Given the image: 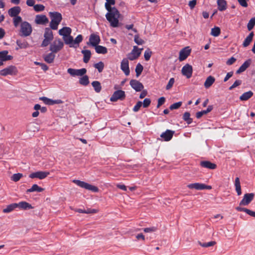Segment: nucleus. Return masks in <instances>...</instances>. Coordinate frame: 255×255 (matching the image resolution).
Returning <instances> with one entry per match:
<instances>
[{
  "instance_id": "1",
  "label": "nucleus",
  "mask_w": 255,
  "mask_h": 255,
  "mask_svg": "<svg viewBox=\"0 0 255 255\" xmlns=\"http://www.w3.org/2000/svg\"><path fill=\"white\" fill-rule=\"evenodd\" d=\"M105 8L108 11L106 14L107 20L110 23L112 27H116L119 25V18L121 14L115 7H112L111 5L115 4V0H106Z\"/></svg>"
},
{
  "instance_id": "2",
  "label": "nucleus",
  "mask_w": 255,
  "mask_h": 255,
  "mask_svg": "<svg viewBox=\"0 0 255 255\" xmlns=\"http://www.w3.org/2000/svg\"><path fill=\"white\" fill-rule=\"evenodd\" d=\"M49 16L51 19L50 27L53 30H56L58 26L62 19V15L58 12H50Z\"/></svg>"
},
{
  "instance_id": "3",
  "label": "nucleus",
  "mask_w": 255,
  "mask_h": 255,
  "mask_svg": "<svg viewBox=\"0 0 255 255\" xmlns=\"http://www.w3.org/2000/svg\"><path fill=\"white\" fill-rule=\"evenodd\" d=\"M32 29L31 25L27 21L21 22L19 35L21 36L26 37L30 35Z\"/></svg>"
},
{
  "instance_id": "4",
  "label": "nucleus",
  "mask_w": 255,
  "mask_h": 255,
  "mask_svg": "<svg viewBox=\"0 0 255 255\" xmlns=\"http://www.w3.org/2000/svg\"><path fill=\"white\" fill-rule=\"evenodd\" d=\"M73 182L78 186L82 188H84L86 189L92 191L94 192H97L99 191V189L97 187L91 185L84 181L75 179L73 181Z\"/></svg>"
},
{
  "instance_id": "5",
  "label": "nucleus",
  "mask_w": 255,
  "mask_h": 255,
  "mask_svg": "<svg viewBox=\"0 0 255 255\" xmlns=\"http://www.w3.org/2000/svg\"><path fill=\"white\" fill-rule=\"evenodd\" d=\"M64 44L63 42L60 39H56L50 46V50L52 53H57L62 49Z\"/></svg>"
},
{
  "instance_id": "6",
  "label": "nucleus",
  "mask_w": 255,
  "mask_h": 255,
  "mask_svg": "<svg viewBox=\"0 0 255 255\" xmlns=\"http://www.w3.org/2000/svg\"><path fill=\"white\" fill-rule=\"evenodd\" d=\"M125 98L126 94L125 91L119 90L114 92L110 98V101L111 102H116L118 100L123 101L125 99Z\"/></svg>"
},
{
  "instance_id": "7",
  "label": "nucleus",
  "mask_w": 255,
  "mask_h": 255,
  "mask_svg": "<svg viewBox=\"0 0 255 255\" xmlns=\"http://www.w3.org/2000/svg\"><path fill=\"white\" fill-rule=\"evenodd\" d=\"M17 73V70L15 66L10 65L0 71V75L5 76L7 75H16Z\"/></svg>"
},
{
  "instance_id": "8",
  "label": "nucleus",
  "mask_w": 255,
  "mask_h": 255,
  "mask_svg": "<svg viewBox=\"0 0 255 255\" xmlns=\"http://www.w3.org/2000/svg\"><path fill=\"white\" fill-rule=\"evenodd\" d=\"M141 50H142V48L139 49L136 46H133L131 52L128 54V58L131 61L137 59L141 54Z\"/></svg>"
},
{
  "instance_id": "9",
  "label": "nucleus",
  "mask_w": 255,
  "mask_h": 255,
  "mask_svg": "<svg viewBox=\"0 0 255 255\" xmlns=\"http://www.w3.org/2000/svg\"><path fill=\"white\" fill-rule=\"evenodd\" d=\"M254 193H246L244 195L243 199L240 203V206H247L254 199Z\"/></svg>"
},
{
  "instance_id": "10",
  "label": "nucleus",
  "mask_w": 255,
  "mask_h": 255,
  "mask_svg": "<svg viewBox=\"0 0 255 255\" xmlns=\"http://www.w3.org/2000/svg\"><path fill=\"white\" fill-rule=\"evenodd\" d=\"M189 189H195L196 190L211 189L212 187L210 185H206L203 183H195L187 185Z\"/></svg>"
},
{
  "instance_id": "11",
  "label": "nucleus",
  "mask_w": 255,
  "mask_h": 255,
  "mask_svg": "<svg viewBox=\"0 0 255 255\" xmlns=\"http://www.w3.org/2000/svg\"><path fill=\"white\" fill-rule=\"evenodd\" d=\"M67 72L72 76H82L86 74L87 70L85 68L81 69L69 68L67 70Z\"/></svg>"
},
{
  "instance_id": "12",
  "label": "nucleus",
  "mask_w": 255,
  "mask_h": 255,
  "mask_svg": "<svg viewBox=\"0 0 255 255\" xmlns=\"http://www.w3.org/2000/svg\"><path fill=\"white\" fill-rule=\"evenodd\" d=\"M193 72V69L191 65L186 64L184 66L181 70V73L183 75L186 76L187 78L191 77Z\"/></svg>"
},
{
  "instance_id": "13",
  "label": "nucleus",
  "mask_w": 255,
  "mask_h": 255,
  "mask_svg": "<svg viewBox=\"0 0 255 255\" xmlns=\"http://www.w3.org/2000/svg\"><path fill=\"white\" fill-rule=\"evenodd\" d=\"M129 84L131 86V87L133 89H134L136 92H140L144 88L143 84L139 81H137L136 80H131L130 81Z\"/></svg>"
},
{
  "instance_id": "14",
  "label": "nucleus",
  "mask_w": 255,
  "mask_h": 255,
  "mask_svg": "<svg viewBox=\"0 0 255 255\" xmlns=\"http://www.w3.org/2000/svg\"><path fill=\"white\" fill-rule=\"evenodd\" d=\"M49 174V172H48L40 171L31 173L29 177L32 179L37 178L39 179H43L45 178Z\"/></svg>"
},
{
  "instance_id": "15",
  "label": "nucleus",
  "mask_w": 255,
  "mask_h": 255,
  "mask_svg": "<svg viewBox=\"0 0 255 255\" xmlns=\"http://www.w3.org/2000/svg\"><path fill=\"white\" fill-rule=\"evenodd\" d=\"M191 53V49L189 47H186L182 49L179 52V60L182 61L186 59Z\"/></svg>"
},
{
  "instance_id": "16",
  "label": "nucleus",
  "mask_w": 255,
  "mask_h": 255,
  "mask_svg": "<svg viewBox=\"0 0 255 255\" xmlns=\"http://www.w3.org/2000/svg\"><path fill=\"white\" fill-rule=\"evenodd\" d=\"M100 42V38L99 35L95 34H91L90 36L89 41L87 42V44L95 47L98 45Z\"/></svg>"
},
{
  "instance_id": "17",
  "label": "nucleus",
  "mask_w": 255,
  "mask_h": 255,
  "mask_svg": "<svg viewBox=\"0 0 255 255\" xmlns=\"http://www.w3.org/2000/svg\"><path fill=\"white\" fill-rule=\"evenodd\" d=\"M48 18L45 15H37L35 16V22L37 24L45 25L48 22Z\"/></svg>"
},
{
  "instance_id": "18",
  "label": "nucleus",
  "mask_w": 255,
  "mask_h": 255,
  "mask_svg": "<svg viewBox=\"0 0 255 255\" xmlns=\"http://www.w3.org/2000/svg\"><path fill=\"white\" fill-rule=\"evenodd\" d=\"M121 69L125 73V75L128 76L129 74V69L128 66V59L124 58L121 62Z\"/></svg>"
},
{
  "instance_id": "19",
  "label": "nucleus",
  "mask_w": 255,
  "mask_h": 255,
  "mask_svg": "<svg viewBox=\"0 0 255 255\" xmlns=\"http://www.w3.org/2000/svg\"><path fill=\"white\" fill-rule=\"evenodd\" d=\"M174 133V131L167 129L165 132H163L160 137L163 138L164 141H168L171 139Z\"/></svg>"
},
{
  "instance_id": "20",
  "label": "nucleus",
  "mask_w": 255,
  "mask_h": 255,
  "mask_svg": "<svg viewBox=\"0 0 255 255\" xmlns=\"http://www.w3.org/2000/svg\"><path fill=\"white\" fill-rule=\"evenodd\" d=\"M8 52L7 50H3L0 52V61H6L12 59L13 57L7 55Z\"/></svg>"
},
{
  "instance_id": "21",
  "label": "nucleus",
  "mask_w": 255,
  "mask_h": 255,
  "mask_svg": "<svg viewBox=\"0 0 255 255\" xmlns=\"http://www.w3.org/2000/svg\"><path fill=\"white\" fill-rule=\"evenodd\" d=\"M200 165L203 167L210 169H214L217 168V165L216 164L207 160L201 161Z\"/></svg>"
},
{
  "instance_id": "22",
  "label": "nucleus",
  "mask_w": 255,
  "mask_h": 255,
  "mask_svg": "<svg viewBox=\"0 0 255 255\" xmlns=\"http://www.w3.org/2000/svg\"><path fill=\"white\" fill-rule=\"evenodd\" d=\"M21 8L19 6H14L8 10V13L11 17H15L20 12Z\"/></svg>"
},
{
  "instance_id": "23",
  "label": "nucleus",
  "mask_w": 255,
  "mask_h": 255,
  "mask_svg": "<svg viewBox=\"0 0 255 255\" xmlns=\"http://www.w3.org/2000/svg\"><path fill=\"white\" fill-rule=\"evenodd\" d=\"M251 62L252 60L250 59L246 61L237 71L236 73L240 74L242 72L245 71L250 66V65L251 64Z\"/></svg>"
},
{
  "instance_id": "24",
  "label": "nucleus",
  "mask_w": 255,
  "mask_h": 255,
  "mask_svg": "<svg viewBox=\"0 0 255 255\" xmlns=\"http://www.w3.org/2000/svg\"><path fill=\"white\" fill-rule=\"evenodd\" d=\"M72 32V30L70 27H64L62 29L59 30V34L60 35H62L63 37H65L67 35H70Z\"/></svg>"
},
{
  "instance_id": "25",
  "label": "nucleus",
  "mask_w": 255,
  "mask_h": 255,
  "mask_svg": "<svg viewBox=\"0 0 255 255\" xmlns=\"http://www.w3.org/2000/svg\"><path fill=\"white\" fill-rule=\"evenodd\" d=\"M215 79L214 77L212 76H209V77H208L204 83V87L206 88V89H208L215 82Z\"/></svg>"
},
{
  "instance_id": "26",
  "label": "nucleus",
  "mask_w": 255,
  "mask_h": 255,
  "mask_svg": "<svg viewBox=\"0 0 255 255\" xmlns=\"http://www.w3.org/2000/svg\"><path fill=\"white\" fill-rule=\"evenodd\" d=\"M17 207H19L20 209L23 210H27L29 209H33V207L31 206L29 203L25 202L22 201L19 202V203H17Z\"/></svg>"
},
{
  "instance_id": "27",
  "label": "nucleus",
  "mask_w": 255,
  "mask_h": 255,
  "mask_svg": "<svg viewBox=\"0 0 255 255\" xmlns=\"http://www.w3.org/2000/svg\"><path fill=\"white\" fill-rule=\"evenodd\" d=\"M217 4L218 9L221 11L227 9V3L225 0H217Z\"/></svg>"
},
{
  "instance_id": "28",
  "label": "nucleus",
  "mask_w": 255,
  "mask_h": 255,
  "mask_svg": "<svg viewBox=\"0 0 255 255\" xmlns=\"http://www.w3.org/2000/svg\"><path fill=\"white\" fill-rule=\"evenodd\" d=\"M82 53L84 55L83 61L84 63H87L89 62L91 56V52L89 50H83L81 51Z\"/></svg>"
},
{
  "instance_id": "29",
  "label": "nucleus",
  "mask_w": 255,
  "mask_h": 255,
  "mask_svg": "<svg viewBox=\"0 0 255 255\" xmlns=\"http://www.w3.org/2000/svg\"><path fill=\"white\" fill-rule=\"evenodd\" d=\"M51 28L50 27H46L45 28V31L44 34V37L49 39H53V32L51 30Z\"/></svg>"
},
{
  "instance_id": "30",
  "label": "nucleus",
  "mask_w": 255,
  "mask_h": 255,
  "mask_svg": "<svg viewBox=\"0 0 255 255\" xmlns=\"http://www.w3.org/2000/svg\"><path fill=\"white\" fill-rule=\"evenodd\" d=\"M44 190V189L38 186L37 184H33L31 188L27 189L26 190L27 193L29 192H41Z\"/></svg>"
},
{
  "instance_id": "31",
  "label": "nucleus",
  "mask_w": 255,
  "mask_h": 255,
  "mask_svg": "<svg viewBox=\"0 0 255 255\" xmlns=\"http://www.w3.org/2000/svg\"><path fill=\"white\" fill-rule=\"evenodd\" d=\"M254 36V33L253 31L251 32L250 34L247 37V38L244 40L243 45L244 47H247L249 46L253 40V37Z\"/></svg>"
},
{
  "instance_id": "32",
  "label": "nucleus",
  "mask_w": 255,
  "mask_h": 255,
  "mask_svg": "<svg viewBox=\"0 0 255 255\" xmlns=\"http://www.w3.org/2000/svg\"><path fill=\"white\" fill-rule=\"evenodd\" d=\"M16 208H17V203H12L7 205L5 208L3 209L2 212L4 213H8L12 211Z\"/></svg>"
},
{
  "instance_id": "33",
  "label": "nucleus",
  "mask_w": 255,
  "mask_h": 255,
  "mask_svg": "<svg viewBox=\"0 0 255 255\" xmlns=\"http://www.w3.org/2000/svg\"><path fill=\"white\" fill-rule=\"evenodd\" d=\"M254 95V93L251 91L244 93L240 97L241 101H247Z\"/></svg>"
},
{
  "instance_id": "34",
  "label": "nucleus",
  "mask_w": 255,
  "mask_h": 255,
  "mask_svg": "<svg viewBox=\"0 0 255 255\" xmlns=\"http://www.w3.org/2000/svg\"><path fill=\"white\" fill-rule=\"evenodd\" d=\"M235 186L236 187V190L237 192V194L238 196H240L242 194V190L240 184V179L239 177H237L235 179Z\"/></svg>"
},
{
  "instance_id": "35",
  "label": "nucleus",
  "mask_w": 255,
  "mask_h": 255,
  "mask_svg": "<svg viewBox=\"0 0 255 255\" xmlns=\"http://www.w3.org/2000/svg\"><path fill=\"white\" fill-rule=\"evenodd\" d=\"M236 209L237 210H238L239 211L245 212L248 215H249L252 217H255V212H254V211H252L248 209L241 207H237L236 208Z\"/></svg>"
},
{
  "instance_id": "36",
  "label": "nucleus",
  "mask_w": 255,
  "mask_h": 255,
  "mask_svg": "<svg viewBox=\"0 0 255 255\" xmlns=\"http://www.w3.org/2000/svg\"><path fill=\"white\" fill-rule=\"evenodd\" d=\"M79 84L81 85L86 86L89 84V77L87 75H83L80 78L79 81Z\"/></svg>"
},
{
  "instance_id": "37",
  "label": "nucleus",
  "mask_w": 255,
  "mask_h": 255,
  "mask_svg": "<svg viewBox=\"0 0 255 255\" xmlns=\"http://www.w3.org/2000/svg\"><path fill=\"white\" fill-rule=\"evenodd\" d=\"M95 47V50L97 53L106 54L108 52L107 48L103 46L97 45Z\"/></svg>"
},
{
  "instance_id": "38",
  "label": "nucleus",
  "mask_w": 255,
  "mask_h": 255,
  "mask_svg": "<svg viewBox=\"0 0 255 255\" xmlns=\"http://www.w3.org/2000/svg\"><path fill=\"white\" fill-rule=\"evenodd\" d=\"M55 55L52 53H50L44 57V60L48 63H51L53 62Z\"/></svg>"
},
{
  "instance_id": "39",
  "label": "nucleus",
  "mask_w": 255,
  "mask_h": 255,
  "mask_svg": "<svg viewBox=\"0 0 255 255\" xmlns=\"http://www.w3.org/2000/svg\"><path fill=\"white\" fill-rule=\"evenodd\" d=\"M92 85L94 88L95 91L97 93H99L101 91L102 89V86L101 85V83L97 81H93L92 83Z\"/></svg>"
},
{
  "instance_id": "40",
  "label": "nucleus",
  "mask_w": 255,
  "mask_h": 255,
  "mask_svg": "<svg viewBox=\"0 0 255 255\" xmlns=\"http://www.w3.org/2000/svg\"><path fill=\"white\" fill-rule=\"evenodd\" d=\"M183 119L184 121H185L188 124H190L192 123L193 120L190 118V114L186 112H185L183 116Z\"/></svg>"
},
{
  "instance_id": "41",
  "label": "nucleus",
  "mask_w": 255,
  "mask_h": 255,
  "mask_svg": "<svg viewBox=\"0 0 255 255\" xmlns=\"http://www.w3.org/2000/svg\"><path fill=\"white\" fill-rule=\"evenodd\" d=\"M16 44L20 48H26L29 47V44L26 41L22 42L20 40H17Z\"/></svg>"
},
{
  "instance_id": "42",
  "label": "nucleus",
  "mask_w": 255,
  "mask_h": 255,
  "mask_svg": "<svg viewBox=\"0 0 255 255\" xmlns=\"http://www.w3.org/2000/svg\"><path fill=\"white\" fill-rule=\"evenodd\" d=\"M221 33L220 28L219 27H215L211 29V34L214 36H218Z\"/></svg>"
},
{
  "instance_id": "43",
  "label": "nucleus",
  "mask_w": 255,
  "mask_h": 255,
  "mask_svg": "<svg viewBox=\"0 0 255 255\" xmlns=\"http://www.w3.org/2000/svg\"><path fill=\"white\" fill-rule=\"evenodd\" d=\"M94 67L98 69L99 73L103 71L104 68V64L103 62L100 61L98 63H96L94 65Z\"/></svg>"
},
{
  "instance_id": "44",
  "label": "nucleus",
  "mask_w": 255,
  "mask_h": 255,
  "mask_svg": "<svg viewBox=\"0 0 255 255\" xmlns=\"http://www.w3.org/2000/svg\"><path fill=\"white\" fill-rule=\"evenodd\" d=\"M143 67L140 63L137 64L135 68L136 76L138 77L143 71Z\"/></svg>"
},
{
  "instance_id": "45",
  "label": "nucleus",
  "mask_w": 255,
  "mask_h": 255,
  "mask_svg": "<svg viewBox=\"0 0 255 255\" xmlns=\"http://www.w3.org/2000/svg\"><path fill=\"white\" fill-rule=\"evenodd\" d=\"M63 38L65 44H70L73 43V38L70 35H67L65 37L64 36Z\"/></svg>"
},
{
  "instance_id": "46",
  "label": "nucleus",
  "mask_w": 255,
  "mask_h": 255,
  "mask_svg": "<svg viewBox=\"0 0 255 255\" xmlns=\"http://www.w3.org/2000/svg\"><path fill=\"white\" fill-rule=\"evenodd\" d=\"M23 176L22 174L18 173L14 174L11 177V180L14 181V182H17L20 180V179Z\"/></svg>"
},
{
  "instance_id": "47",
  "label": "nucleus",
  "mask_w": 255,
  "mask_h": 255,
  "mask_svg": "<svg viewBox=\"0 0 255 255\" xmlns=\"http://www.w3.org/2000/svg\"><path fill=\"white\" fill-rule=\"evenodd\" d=\"M199 244L202 247L207 248V247L214 246L216 244V242L215 241H211V242H210L208 243H202L201 242H199Z\"/></svg>"
},
{
  "instance_id": "48",
  "label": "nucleus",
  "mask_w": 255,
  "mask_h": 255,
  "mask_svg": "<svg viewBox=\"0 0 255 255\" xmlns=\"http://www.w3.org/2000/svg\"><path fill=\"white\" fill-rule=\"evenodd\" d=\"M255 25V17H253L251 19L249 22L248 24L247 27L249 31H251Z\"/></svg>"
},
{
  "instance_id": "49",
  "label": "nucleus",
  "mask_w": 255,
  "mask_h": 255,
  "mask_svg": "<svg viewBox=\"0 0 255 255\" xmlns=\"http://www.w3.org/2000/svg\"><path fill=\"white\" fill-rule=\"evenodd\" d=\"M152 54V51L150 50V49L147 48V50H145L144 54V59L146 61H148L150 57Z\"/></svg>"
},
{
  "instance_id": "50",
  "label": "nucleus",
  "mask_w": 255,
  "mask_h": 255,
  "mask_svg": "<svg viewBox=\"0 0 255 255\" xmlns=\"http://www.w3.org/2000/svg\"><path fill=\"white\" fill-rule=\"evenodd\" d=\"M34 10L36 12L43 11L45 9V6L42 4H35L33 7Z\"/></svg>"
},
{
  "instance_id": "51",
  "label": "nucleus",
  "mask_w": 255,
  "mask_h": 255,
  "mask_svg": "<svg viewBox=\"0 0 255 255\" xmlns=\"http://www.w3.org/2000/svg\"><path fill=\"white\" fill-rule=\"evenodd\" d=\"M22 21V18L19 16H16L14 17L13 18V24L15 27H17L19 23Z\"/></svg>"
},
{
  "instance_id": "52",
  "label": "nucleus",
  "mask_w": 255,
  "mask_h": 255,
  "mask_svg": "<svg viewBox=\"0 0 255 255\" xmlns=\"http://www.w3.org/2000/svg\"><path fill=\"white\" fill-rule=\"evenodd\" d=\"M181 105H182V102H177V103H175L171 105L170 106L169 109H170V110H174V109H178L180 107Z\"/></svg>"
},
{
  "instance_id": "53",
  "label": "nucleus",
  "mask_w": 255,
  "mask_h": 255,
  "mask_svg": "<svg viewBox=\"0 0 255 255\" xmlns=\"http://www.w3.org/2000/svg\"><path fill=\"white\" fill-rule=\"evenodd\" d=\"M134 41L138 45H141L144 42V41L142 39L139 38L138 35H136L134 36Z\"/></svg>"
},
{
  "instance_id": "54",
  "label": "nucleus",
  "mask_w": 255,
  "mask_h": 255,
  "mask_svg": "<svg viewBox=\"0 0 255 255\" xmlns=\"http://www.w3.org/2000/svg\"><path fill=\"white\" fill-rule=\"evenodd\" d=\"M174 82H175L174 79L173 78H170L167 85L166 86V89L167 90L170 89L172 87Z\"/></svg>"
},
{
  "instance_id": "55",
  "label": "nucleus",
  "mask_w": 255,
  "mask_h": 255,
  "mask_svg": "<svg viewBox=\"0 0 255 255\" xmlns=\"http://www.w3.org/2000/svg\"><path fill=\"white\" fill-rule=\"evenodd\" d=\"M157 230V228L155 227H151L150 228H145L143 229V231L145 233L154 232Z\"/></svg>"
},
{
  "instance_id": "56",
  "label": "nucleus",
  "mask_w": 255,
  "mask_h": 255,
  "mask_svg": "<svg viewBox=\"0 0 255 255\" xmlns=\"http://www.w3.org/2000/svg\"><path fill=\"white\" fill-rule=\"evenodd\" d=\"M242 84V81L240 80H236L234 83L229 88V90H231L234 88L240 86Z\"/></svg>"
},
{
  "instance_id": "57",
  "label": "nucleus",
  "mask_w": 255,
  "mask_h": 255,
  "mask_svg": "<svg viewBox=\"0 0 255 255\" xmlns=\"http://www.w3.org/2000/svg\"><path fill=\"white\" fill-rule=\"evenodd\" d=\"M82 40H83V36L82 35L80 34V35H78L76 37V38L74 40H73V43L75 44H77L78 45L82 41Z\"/></svg>"
},
{
  "instance_id": "58",
  "label": "nucleus",
  "mask_w": 255,
  "mask_h": 255,
  "mask_svg": "<svg viewBox=\"0 0 255 255\" xmlns=\"http://www.w3.org/2000/svg\"><path fill=\"white\" fill-rule=\"evenodd\" d=\"M142 105V103L141 101L137 102L135 106L134 107L133 111L135 112L138 111Z\"/></svg>"
},
{
  "instance_id": "59",
  "label": "nucleus",
  "mask_w": 255,
  "mask_h": 255,
  "mask_svg": "<svg viewBox=\"0 0 255 255\" xmlns=\"http://www.w3.org/2000/svg\"><path fill=\"white\" fill-rule=\"evenodd\" d=\"M51 41H52V40H51V39H49L44 38V40H43V41L42 42L41 46L44 47H46V46H48Z\"/></svg>"
},
{
  "instance_id": "60",
  "label": "nucleus",
  "mask_w": 255,
  "mask_h": 255,
  "mask_svg": "<svg viewBox=\"0 0 255 255\" xmlns=\"http://www.w3.org/2000/svg\"><path fill=\"white\" fill-rule=\"evenodd\" d=\"M151 103V100L150 99L146 98L144 100L142 105L144 108H147L149 107Z\"/></svg>"
},
{
  "instance_id": "61",
  "label": "nucleus",
  "mask_w": 255,
  "mask_h": 255,
  "mask_svg": "<svg viewBox=\"0 0 255 255\" xmlns=\"http://www.w3.org/2000/svg\"><path fill=\"white\" fill-rule=\"evenodd\" d=\"M165 101V98L163 97H160L158 100V103L157 108H159L161 105H162Z\"/></svg>"
},
{
  "instance_id": "62",
  "label": "nucleus",
  "mask_w": 255,
  "mask_h": 255,
  "mask_svg": "<svg viewBox=\"0 0 255 255\" xmlns=\"http://www.w3.org/2000/svg\"><path fill=\"white\" fill-rule=\"evenodd\" d=\"M62 103H63V102L61 100H53L50 99L49 105H52L54 104H61Z\"/></svg>"
},
{
  "instance_id": "63",
  "label": "nucleus",
  "mask_w": 255,
  "mask_h": 255,
  "mask_svg": "<svg viewBox=\"0 0 255 255\" xmlns=\"http://www.w3.org/2000/svg\"><path fill=\"white\" fill-rule=\"evenodd\" d=\"M207 114L205 110L202 111L201 112H198L196 114V117L197 119H200L204 115Z\"/></svg>"
},
{
  "instance_id": "64",
  "label": "nucleus",
  "mask_w": 255,
  "mask_h": 255,
  "mask_svg": "<svg viewBox=\"0 0 255 255\" xmlns=\"http://www.w3.org/2000/svg\"><path fill=\"white\" fill-rule=\"evenodd\" d=\"M197 3L196 0H192L189 2V6L191 9H193Z\"/></svg>"
}]
</instances>
